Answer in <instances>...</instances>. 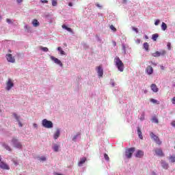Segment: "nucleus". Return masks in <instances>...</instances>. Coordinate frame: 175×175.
Masks as SVG:
<instances>
[{
  "label": "nucleus",
  "mask_w": 175,
  "mask_h": 175,
  "mask_svg": "<svg viewBox=\"0 0 175 175\" xmlns=\"http://www.w3.org/2000/svg\"><path fill=\"white\" fill-rule=\"evenodd\" d=\"M114 62L118 70H120V72H124V63L122 61H121L120 57H116L114 59Z\"/></svg>",
  "instance_id": "1"
},
{
  "label": "nucleus",
  "mask_w": 175,
  "mask_h": 175,
  "mask_svg": "<svg viewBox=\"0 0 175 175\" xmlns=\"http://www.w3.org/2000/svg\"><path fill=\"white\" fill-rule=\"evenodd\" d=\"M133 152H135V148L126 149L124 154L125 158H127V159H131V158H132V155H133Z\"/></svg>",
  "instance_id": "2"
},
{
  "label": "nucleus",
  "mask_w": 175,
  "mask_h": 175,
  "mask_svg": "<svg viewBox=\"0 0 175 175\" xmlns=\"http://www.w3.org/2000/svg\"><path fill=\"white\" fill-rule=\"evenodd\" d=\"M53 122L47 120V119H44L42 120V126H44V128H47L48 129H50L53 128Z\"/></svg>",
  "instance_id": "3"
},
{
  "label": "nucleus",
  "mask_w": 175,
  "mask_h": 175,
  "mask_svg": "<svg viewBox=\"0 0 175 175\" xmlns=\"http://www.w3.org/2000/svg\"><path fill=\"white\" fill-rule=\"evenodd\" d=\"M13 87H14V83H13V81L11 79H8L6 82L5 89L7 90V91H10V90H12Z\"/></svg>",
  "instance_id": "4"
},
{
  "label": "nucleus",
  "mask_w": 175,
  "mask_h": 175,
  "mask_svg": "<svg viewBox=\"0 0 175 175\" xmlns=\"http://www.w3.org/2000/svg\"><path fill=\"white\" fill-rule=\"evenodd\" d=\"M150 135L151 139H153V140H154L157 144H158L159 146H161L162 144V142L159 140V137L157 136L155 134H154V133L151 132Z\"/></svg>",
  "instance_id": "5"
},
{
  "label": "nucleus",
  "mask_w": 175,
  "mask_h": 175,
  "mask_svg": "<svg viewBox=\"0 0 175 175\" xmlns=\"http://www.w3.org/2000/svg\"><path fill=\"white\" fill-rule=\"evenodd\" d=\"M166 55V51L161 50L159 51H156L155 53H152V57H161V55Z\"/></svg>",
  "instance_id": "6"
},
{
  "label": "nucleus",
  "mask_w": 175,
  "mask_h": 175,
  "mask_svg": "<svg viewBox=\"0 0 175 175\" xmlns=\"http://www.w3.org/2000/svg\"><path fill=\"white\" fill-rule=\"evenodd\" d=\"M51 59L55 62V64L57 65H59V66H63L62 62L58 58H56L54 56H51Z\"/></svg>",
  "instance_id": "7"
},
{
  "label": "nucleus",
  "mask_w": 175,
  "mask_h": 175,
  "mask_svg": "<svg viewBox=\"0 0 175 175\" xmlns=\"http://www.w3.org/2000/svg\"><path fill=\"white\" fill-rule=\"evenodd\" d=\"M6 58H7V61H8V62H12V64H14V62H16V59H14V57H13V55H12V54L6 55Z\"/></svg>",
  "instance_id": "8"
},
{
  "label": "nucleus",
  "mask_w": 175,
  "mask_h": 175,
  "mask_svg": "<svg viewBox=\"0 0 175 175\" xmlns=\"http://www.w3.org/2000/svg\"><path fill=\"white\" fill-rule=\"evenodd\" d=\"M0 168L5 170H9L10 169L9 165L3 161H0Z\"/></svg>",
  "instance_id": "9"
},
{
  "label": "nucleus",
  "mask_w": 175,
  "mask_h": 175,
  "mask_svg": "<svg viewBox=\"0 0 175 175\" xmlns=\"http://www.w3.org/2000/svg\"><path fill=\"white\" fill-rule=\"evenodd\" d=\"M146 72L148 75H152L154 73V68L151 66H148L146 69Z\"/></svg>",
  "instance_id": "10"
},
{
  "label": "nucleus",
  "mask_w": 175,
  "mask_h": 175,
  "mask_svg": "<svg viewBox=\"0 0 175 175\" xmlns=\"http://www.w3.org/2000/svg\"><path fill=\"white\" fill-rule=\"evenodd\" d=\"M97 72L98 77H102V76H103V69L102 68V66H99L97 67Z\"/></svg>",
  "instance_id": "11"
},
{
  "label": "nucleus",
  "mask_w": 175,
  "mask_h": 175,
  "mask_svg": "<svg viewBox=\"0 0 175 175\" xmlns=\"http://www.w3.org/2000/svg\"><path fill=\"white\" fill-rule=\"evenodd\" d=\"M154 152L156 155H158L159 157H164L165 154H163V152L161 150V149H156L154 150Z\"/></svg>",
  "instance_id": "12"
},
{
  "label": "nucleus",
  "mask_w": 175,
  "mask_h": 175,
  "mask_svg": "<svg viewBox=\"0 0 175 175\" xmlns=\"http://www.w3.org/2000/svg\"><path fill=\"white\" fill-rule=\"evenodd\" d=\"M144 156V152L142 150H138L135 154L136 158H143Z\"/></svg>",
  "instance_id": "13"
},
{
  "label": "nucleus",
  "mask_w": 175,
  "mask_h": 175,
  "mask_svg": "<svg viewBox=\"0 0 175 175\" xmlns=\"http://www.w3.org/2000/svg\"><path fill=\"white\" fill-rule=\"evenodd\" d=\"M13 116H14V118L16 120V121H18L19 126H21V127L23 126V124L20 121V116H18L16 113H14Z\"/></svg>",
  "instance_id": "14"
},
{
  "label": "nucleus",
  "mask_w": 175,
  "mask_h": 175,
  "mask_svg": "<svg viewBox=\"0 0 175 175\" xmlns=\"http://www.w3.org/2000/svg\"><path fill=\"white\" fill-rule=\"evenodd\" d=\"M150 88L152 91H153V92H158V91L159 90V89H158V86H157V85L154 83L150 85Z\"/></svg>",
  "instance_id": "15"
},
{
  "label": "nucleus",
  "mask_w": 175,
  "mask_h": 175,
  "mask_svg": "<svg viewBox=\"0 0 175 175\" xmlns=\"http://www.w3.org/2000/svg\"><path fill=\"white\" fill-rule=\"evenodd\" d=\"M85 161H87V158L85 157H83L82 159H81L80 161L78 163V166H83V165L85 163Z\"/></svg>",
  "instance_id": "16"
},
{
  "label": "nucleus",
  "mask_w": 175,
  "mask_h": 175,
  "mask_svg": "<svg viewBox=\"0 0 175 175\" xmlns=\"http://www.w3.org/2000/svg\"><path fill=\"white\" fill-rule=\"evenodd\" d=\"M59 135H61L59 129H57L56 132L54 134V139H55V140H57V139L58 137H59Z\"/></svg>",
  "instance_id": "17"
},
{
  "label": "nucleus",
  "mask_w": 175,
  "mask_h": 175,
  "mask_svg": "<svg viewBox=\"0 0 175 175\" xmlns=\"http://www.w3.org/2000/svg\"><path fill=\"white\" fill-rule=\"evenodd\" d=\"M63 29H66L68 32H70L71 33H73V30H72V28L68 27V26L63 25L62 26Z\"/></svg>",
  "instance_id": "18"
},
{
  "label": "nucleus",
  "mask_w": 175,
  "mask_h": 175,
  "mask_svg": "<svg viewBox=\"0 0 175 175\" xmlns=\"http://www.w3.org/2000/svg\"><path fill=\"white\" fill-rule=\"evenodd\" d=\"M137 135L142 140H143V135L142 134V130H140V127H137Z\"/></svg>",
  "instance_id": "19"
},
{
  "label": "nucleus",
  "mask_w": 175,
  "mask_h": 175,
  "mask_svg": "<svg viewBox=\"0 0 175 175\" xmlns=\"http://www.w3.org/2000/svg\"><path fill=\"white\" fill-rule=\"evenodd\" d=\"M32 24L33 27H39V25H40V23H39V21H38V20L36 19L33 20Z\"/></svg>",
  "instance_id": "20"
},
{
  "label": "nucleus",
  "mask_w": 175,
  "mask_h": 175,
  "mask_svg": "<svg viewBox=\"0 0 175 175\" xmlns=\"http://www.w3.org/2000/svg\"><path fill=\"white\" fill-rule=\"evenodd\" d=\"M161 166L163 169H167L169 167V164H167L165 161H161Z\"/></svg>",
  "instance_id": "21"
},
{
  "label": "nucleus",
  "mask_w": 175,
  "mask_h": 175,
  "mask_svg": "<svg viewBox=\"0 0 175 175\" xmlns=\"http://www.w3.org/2000/svg\"><path fill=\"white\" fill-rule=\"evenodd\" d=\"M144 49L146 50V51H148L150 49V45L148 44V42H144Z\"/></svg>",
  "instance_id": "22"
},
{
  "label": "nucleus",
  "mask_w": 175,
  "mask_h": 175,
  "mask_svg": "<svg viewBox=\"0 0 175 175\" xmlns=\"http://www.w3.org/2000/svg\"><path fill=\"white\" fill-rule=\"evenodd\" d=\"M159 35L158 33H154L152 36V39L154 40V42H157V39H158Z\"/></svg>",
  "instance_id": "23"
},
{
  "label": "nucleus",
  "mask_w": 175,
  "mask_h": 175,
  "mask_svg": "<svg viewBox=\"0 0 175 175\" xmlns=\"http://www.w3.org/2000/svg\"><path fill=\"white\" fill-rule=\"evenodd\" d=\"M161 29L163 31H166V29H167V25H166V23L163 22L162 23Z\"/></svg>",
  "instance_id": "24"
},
{
  "label": "nucleus",
  "mask_w": 175,
  "mask_h": 175,
  "mask_svg": "<svg viewBox=\"0 0 175 175\" xmlns=\"http://www.w3.org/2000/svg\"><path fill=\"white\" fill-rule=\"evenodd\" d=\"M12 143L14 144V146L15 144H16L17 143H18V139L16 137H13L12 139Z\"/></svg>",
  "instance_id": "25"
},
{
  "label": "nucleus",
  "mask_w": 175,
  "mask_h": 175,
  "mask_svg": "<svg viewBox=\"0 0 175 175\" xmlns=\"http://www.w3.org/2000/svg\"><path fill=\"white\" fill-rule=\"evenodd\" d=\"M57 50L59 51L61 55H65V51H62V48H61V46H59Z\"/></svg>",
  "instance_id": "26"
},
{
  "label": "nucleus",
  "mask_w": 175,
  "mask_h": 175,
  "mask_svg": "<svg viewBox=\"0 0 175 175\" xmlns=\"http://www.w3.org/2000/svg\"><path fill=\"white\" fill-rule=\"evenodd\" d=\"M53 150L54 151H55V152H58V150H59V146H58L57 144H55L53 146Z\"/></svg>",
  "instance_id": "27"
},
{
  "label": "nucleus",
  "mask_w": 175,
  "mask_h": 175,
  "mask_svg": "<svg viewBox=\"0 0 175 175\" xmlns=\"http://www.w3.org/2000/svg\"><path fill=\"white\" fill-rule=\"evenodd\" d=\"M169 159H170V162L174 163L175 162V155L173 154L172 156H170Z\"/></svg>",
  "instance_id": "28"
},
{
  "label": "nucleus",
  "mask_w": 175,
  "mask_h": 175,
  "mask_svg": "<svg viewBox=\"0 0 175 175\" xmlns=\"http://www.w3.org/2000/svg\"><path fill=\"white\" fill-rule=\"evenodd\" d=\"M150 102L152 103L157 104V105H159V103H160L159 101H158V100H155L154 98H151L150 99Z\"/></svg>",
  "instance_id": "29"
},
{
  "label": "nucleus",
  "mask_w": 175,
  "mask_h": 175,
  "mask_svg": "<svg viewBox=\"0 0 175 175\" xmlns=\"http://www.w3.org/2000/svg\"><path fill=\"white\" fill-rule=\"evenodd\" d=\"M14 147L16 148H21L23 147V145H21V143L17 142L15 145Z\"/></svg>",
  "instance_id": "30"
},
{
  "label": "nucleus",
  "mask_w": 175,
  "mask_h": 175,
  "mask_svg": "<svg viewBox=\"0 0 175 175\" xmlns=\"http://www.w3.org/2000/svg\"><path fill=\"white\" fill-rule=\"evenodd\" d=\"M152 122H155V124H158L159 120H158V118H157L155 116H154L152 118Z\"/></svg>",
  "instance_id": "31"
},
{
  "label": "nucleus",
  "mask_w": 175,
  "mask_h": 175,
  "mask_svg": "<svg viewBox=\"0 0 175 175\" xmlns=\"http://www.w3.org/2000/svg\"><path fill=\"white\" fill-rule=\"evenodd\" d=\"M3 147L5 148V150H7L8 151H12V148H10V147L9 146H8L7 144H3Z\"/></svg>",
  "instance_id": "32"
},
{
  "label": "nucleus",
  "mask_w": 175,
  "mask_h": 175,
  "mask_svg": "<svg viewBox=\"0 0 175 175\" xmlns=\"http://www.w3.org/2000/svg\"><path fill=\"white\" fill-rule=\"evenodd\" d=\"M110 29H111V31H113V32H116L117 31V29H116L114 25H113L110 26Z\"/></svg>",
  "instance_id": "33"
},
{
  "label": "nucleus",
  "mask_w": 175,
  "mask_h": 175,
  "mask_svg": "<svg viewBox=\"0 0 175 175\" xmlns=\"http://www.w3.org/2000/svg\"><path fill=\"white\" fill-rule=\"evenodd\" d=\"M104 158L106 161H110V158L109 157V155H107V154H104Z\"/></svg>",
  "instance_id": "34"
},
{
  "label": "nucleus",
  "mask_w": 175,
  "mask_h": 175,
  "mask_svg": "<svg viewBox=\"0 0 175 175\" xmlns=\"http://www.w3.org/2000/svg\"><path fill=\"white\" fill-rule=\"evenodd\" d=\"M57 0H52V5L53 6H57Z\"/></svg>",
  "instance_id": "35"
},
{
  "label": "nucleus",
  "mask_w": 175,
  "mask_h": 175,
  "mask_svg": "<svg viewBox=\"0 0 175 175\" xmlns=\"http://www.w3.org/2000/svg\"><path fill=\"white\" fill-rule=\"evenodd\" d=\"M167 47L168 50H172V43L167 42Z\"/></svg>",
  "instance_id": "36"
},
{
  "label": "nucleus",
  "mask_w": 175,
  "mask_h": 175,
  "mask_svg": "<svg viewBox=\"0 0 175 175\" xmlns=\"http://www.w3.org/2000/svg\"><path fill=\"white\" fill-rule=\"evenodd\" d=\"M41 50H42V51H44L45 53H47V51H49V48H47V47H42Z\"/></svg>",
  "instance_id": "37"
},
{
  "label": "nucleus",
  "mask_w": 175,
  "mask_h": 175,
  "mask_svg": "<svg viewBox=\"0 0 175 175\" xmlns=\"http://www.w3.org/2000/svg\"><path fill=\"white\" fill-rule=\"evenodd\" d=\"M133 31H134L135 32H136V33H139V29L135 27H132Z\"/></svg>",
  "instance_id": "38"
},
{
  "label": "nucleus",
  "mask_w": 175,
  "mask_h": 175,
  "mask_svg": "<svg viewBox=\"0 0 175 175\" xmlns=\"http://www.w3.org/2000/svg\"><path fill=\"white\" fill-rule=\"evenodd\" d=\"M159 23H161V21L159 19L156 20L154 22V25H159Z\"/></svg>",
  "instance_id": "39"
},
{
  "label": "nucleus",
  "mask_w": 175,
  "mask_h": 175,
  "mask_svg": "<svg viewBox=\"0 0 175 175\" xmlns=\"http://www.w3.org/2000/svg\"><path fill=\"white\" fill-rule=\"evenodd\" d=\"M40 161H46V157H44V156H42L40 158Z\"/></svg>",
  "instance_id": "40"
},
{
  "label": "nucleus",
  "mask_w": 175,
  "mask_h": 175,
  "mask_svg": "<svg viewBox=\"0 0 175 175\" xmlns=\"http://www.w3.org/2000/svg\"><path fill=\"white\" fill-rule=\"evenodd\" d=\"M6 21L8 24H12V23H13V21H11V19L7 18Z\"/></svg>",
  "instance_id": "41"
},
{
  "label": "nucleus",
  "mask_w": 175,
  "mask_h": 175,
  "mask_svg": "<svg viewBox=\"0 0 175 175\" xmlns=\"http://www.w3.org/2000/svg\"><path fill=\"white\" fill-rule=\"evenodd\" d=\"M42 3H49V1L47 0H41Z\"/></svg>",
  "instance_id": "42"
},
{
  "label": "nucleus",
  "mask_w": 175,
  "mask_h": 175,
  "mask_svg": "<svg viewBox=\"0 0 175 175\" xmlns=\"http://www.w3.org/2000/svg\"><path fill=\"white\" fill-rule=\"evenodd\" d=\"M112 44H113V46H114V47H116V46H117V42L116 41H113L112 42Z\"/></svg>",
  "instance_id": "43"
},
{
  "label": "nucleus",
  "mask_w": 175,
  "mask_h": 175,
  "mask_svg": "<svg viewBox=\"0 0 175 175\" xmlns=\"http://www.w3.org/2000/svg\"><path fill=\"white\" fill-rule=\"evenodd\" d=\"M172 103L173 105H175V97H174L172 99Z\"/></svg>",
  "instance_id": "44"
},
{
  "label": "nucleus",
  "mask_w": 175,
  "mask_h": 175,
  "mask_svg": "<svg viewBox=\"0 0 175 175\" xmlns=\"http://www.w3.org/2000/svg\"><path fill=\"white\" fill-rule=\"evenodd\" d=\"M171 125H172V126H174L175 128V120L172 122Z\"/></svg>",
  "instance_id": "45"
},
{
  "label": "nucleus",
  "mask_w": 175,
  "mask_h": 175,
  "mask_svg": "<svg viewBox=\"0 0 175 175\" xmlns=\"http://www.w3.org/2000/svg\"><path fill=\"white\" fill-rule=\"evenodd\" d=\"M160 68H161V70H165V66H160Z\"/></svg>",
  "instance_id": "46"
},
{
  "label": "nucleus",
  "mask_w": 175,
  "mask_h": 175,
  "mask_svg": "<svg viewBox=\"0 0 175 175\" xmlns=\"http://www.w3.org/2000/svg\"><path fill=\"white\" fill-rule=\"evenodd\" d=\"M76 139H77V135L74 136V137L72 138V140L75 142Z\"/></svg>",
  "instance_id": "47"
},
{
  "label": "nucleus",
  "mask_w": 175,
  "mask_h": 175,
  "mask_svg": "<svg viewBox=\"0 0 175 175\" xmlns=\"http://www.w3.org/2000/svg\"><path fill=\"white\" fill-rule=\"evenodd\" d=\"M18 3H21V2H23V0H16Z\"/></svg>",
  "instance_id": "48"
},
{
  "label": "nucleus",
  "mask_w": 175,
  "mask_h": 175,
  "mask_svg": "<svg viewBox=\"0 0 175 175\" xmlns=\"http://www.w3.org/2000/svg\"><path fill=\"white\" fill-rule=\"evenodd\" d=\"M96 6H97V8H102V6H100V4H99V3H97Z\"/></svg>",
  "instance_id": "49"
},
{
  "label": "nucleus",
  "mask_w": 175,
  "mask_h": 175,
  "mask_svg": "<svg viewBox=\"0 0 175 175\" xmlns=\"http://www.w3.org/2000/svg\"><path fill=\"white\" fill-rule=\"evenodd\" d=\"M152 65H154V66H157V64L151 62Z\"/></svg>",
  "instance_id": "50"
},
{
  "label": "nucleus",
  "mask_w": 175,
  "mask_h": 175,
  "mask_svg": "<svg viewBox=\"0 0 175 175\" xmlns=\"http://www.w3.org/2000/svg\"><path fill=\"white\" fill-rule=\"evenodd\" d=\"M33 125L34 128H38V124L34 123Z\"/></svg>",
  "instance_id": "51"
},
{
  "label": "nucleus",
  "mask_w": 175,
  "mask_h": 175,
  "mask_svg": "<svg viewBox=\"0 0 175 175\" xmlns=\"http://www.w3.org/2000/svg\"><path fill=\"white\" fill-rule=\"evenodd\" d=\"M68 6H73V4L72 3H69Z\"/></svg>",
  "instance_id": "52"
},
{
  "label": "nucleus",
  "mask_w": 175,
  "mask_h": 175,
  "mask_svg": "<svg viewBox=\"0 0 175 175\" xmlns=\"http://www.w3.org/2000/svg\"><path fill=\"white\" fill-rule=\"evenodd\" d=\"M111 85H112V87H114V85H115L114 82H111Z\"/></svg>",
  "instance_id": "53"
},
{
  "label": "nucleus",
  "mask_w": 175,
  "mask_h": 175,
  "mask_svg": "<svg viewBox=\"0 0 175 175\" xmlns=\"http://www.w3.org/2000/svg\"><path fill=\"white\" fill-rule=\"evenodd\" d=\"M127 0H123V3H126Z\"/></svg>",
  "instance_id": "54"
},
{
  "label": "nucleus",
  "mask_w": 175,
  "mask_h": 175,
  "mask_svg": "<svg viewBox=\"0 0 175 175\" xmlns=\"http://www.w3.org/2000/svg\"><path fill=\"white\" fill-rule=\"evenodd\" d=\"M146 39H148V36H145Z\"/></svg>",
  "instance_id": "55"
},
{
  "label": "nucleus",
  "mask_w": 175,
  "mask_h": 175,
  "mask_svg": "<svg viewBox=\"0 0 175 175\" xmlns=\"http://www.w3.org/2000/svg\"><path fill=\"white\" fill-rule=\"evenodd\" d=\"M2 18V16H0V20Z\"/></svg>",
  "instance_id": "56"
}]
</instances>
